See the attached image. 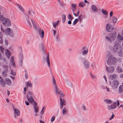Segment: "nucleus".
Listing matches in <instances>:
<instances>
[{
  "instance_id": "obj_1",
  "label": "nucleus",
  "mask_w": 123,
  "mask_h": 123,
  "mask_svg": "<svg viewBox=\"0 0 123 123\" xmlns=\"http://www.w3.org/2000/svg\"><path fill=\"white\" fill-rule=\"evenodd\" d=\"M0 20L2 22V24L5 27H8L11 26V24L9 19L0 15Z\"/></svg>"
},
{
  "instance_id": "obj_2",
  "label": "nucleus",
  "mask_w": 123,
  "mask_h": 123,
  "mask_svg": "<svg viewBox=\"0 0 123 123\" xmlns=\"http://www.w3.org/2000/svg\"><path fill=\"white\" fill-rule=\"evenodd\" d=\"M1 30L2 32L5 33L6 34H8L10 37H14V35L13 31L10 28H6L5 30L2 27V25H1Z\"/></svg>"
},
{
  "instance_id": "obj_3",
  "label": "nucleus",
  "mask_w": 123,
  "mask_h": 123,
  "mask_svg": "<svg viewBox=\"0 0 123 123\" xmlns=\"http://www.w3.org/2000/svg\"><path fill=\"white\" fill-rule=\"evenodd\" d=\"M52 78L53 85L55 88L56 93L57 94H60V96L61 97H64V95L62 92L61 91L60 88L57 86L56 81L54 77L53 76Z\"/></svg>"
},
{
  "instance_id": "obj_4",
  "label": "nucleus",
  "mask_w": 123,
  "mask_h": 123,
  "mask_svg": "<svg viewBox=\"0 0 123 123\" xmlns=\"http://www.w3.org/2000/svg\"><path fill=\"white\" fill-rule=\"evenodd\" d=\"M117 61V59L111 55L109 56L107 62L108 65H111L115 64Z\"/></svg>"
},
{
  "instance_id": "obj_5",
  "label": "nucleus",
  "mask_w": 123,
  "mask_h": 123,
  "mask_svg": "<svg viewBox=\"0 0 123 123\" xmlns=\"http://www.w3.org/2000/svg\"><path fill=\"white\" fill-rule=\"evenodd\" d=\"M120 48V45L118 43H115L112 48H110V49L115 52H117L119 51Z\"/></svg>"
},
{
  "instance_id": "obj_6",
  "label": "nucleus",
  "mask_w": 123,
  "mask_h": 123,
  "mask_svg": "<svg viewBox=\"0 0 123 123\" xmlns=\"http://www.w3.org/2000/svg\"><path fill=\"white\" fill-rule=\"evenodd\" d=\"M32 93L31 92H29L26 97L27 100L31 103H33L34 101L32 97Z\"/></svg>"
},
{
  "instance_id": "obj_7",
  "label": "nucleus",
  "mask_w": 123,
  "mask_h": 123,
  "mask_svg": "<svg viewBox=\"0 0 123 123\" xmlns=\"http://www.w3.org/2000/svg\"><path fill=\"white\" fill-rule=\"evenodd\" d=\"M119 85V83L118 81L116 80H113V81L111 84V85L113 89L117 88Z\"/></svg>"
},
{
  "instance_id": "obj_8",
  "label": "nucleus",
  "mask_w": 123,
  "mask_h": 123,
  "mask_svg": "<svg viewBox=\"0 0 123 123\" xmlns=\"http://www.w3.org/2000/svg\"><path fill=\"white\" fill-rule=\"evenodd\" d=\"M85 68L86 69H88L90 66V62L87 59H85L83 62Z\"/></svg>"
},
{
  "instance_id": "obj_9",
  "label": "nucleus",
  "mask_w": 123,
  "mask_h": 123,
  "mask_svg": "<svg viewBox=\"0 0 123 123\" xmlns=\"http://www.w3.org/2000/svg\"><path fill=\"white\" fill-rule=\"evenodd\" d=\"M113 27L111 25L108 24L106 25V30L108 32H111L113 30Z\"/></svg>"
},
{
  "instance_id": "obj_10",
  "label": "nucleus",
  "mask_w": 123,
  "mask_h": 123,
  "mask_svg": "<svg viewBox=\"0 0 123 123\" xmlns=\"http://www.w3.org/2000/svg\"><path fill=\"white\" fill-rule=\"evenodd\" d=\"M117 106V104L116 102H115L111 105H108V109L110 110H113L116 108Z\"/></svg>"
},
{
  "instance_id": "obj_11",
  "label": "nucleus",
  "mask_w": 123,
  "mask_h": 123,
  "mask_svg": "<svg viewBox=\"0 0 123 123\" xmlns=\"http://www.w3.org/2000/svg\"><path fill=\"white\" fill-rule=\"evenodd\" d=\"M60 105L61 108H62L63 105H66V101L64 99H62L61 98H60Z\"/></svg>"
},
{
  "instance_id": "obj_12",
  "label": "nucleus",
  "mask_w": 123,
  "mask_h": 123,
  "mask_svg": "<svg viewBox=\"0 0 123 123\" xmlns=\"http://www.w3.org/2000/svg\"><path fill=\"white\" fill-rule=\"evenodd\" d=\"M106 69L108 72L110 73H112L114 70V67L113 66H111L109 67L106 66Z\"/></svg>"
},
{
  "instance_id": "obj_13",
  "label": "nucleus",
  "mask_w": 123,
  "mask_h": 123,
  "mask_svg": "<svg viewBox=\"0 0 123 123\" xmlns=\"http://www.w3.org/2000/svg\"><path fill=\"white\" fill-rule=\"evenodd\" d=\"M109 36L111 38V41L114 40L116 39V33H110Z\"/></svg>"
},
{
  "instance_id": "obj_14",
  "label": "nucleus",
  "mask_w": 123,
  "mask_h": 123,
  "mask_svg": "<svg viewBox=\"0 0 123 123\" xmlns=\"http://www.w3.org/2000/svg\"><path fill=\"white\" fill-rule=\"evenodd\" d=\"M38 31L41 38H43L44 37V32L43 30H42L40 28H38Z\"/></svg>"
},
{
  "instance_id": "obj_15",
  "label": "nucleus",
  "mask_w": 123,
  "mask_h": 123,
  "mask_svg": "<svg viewBox=\"0 0 123 123\" xmlns=\"http://www.w3.org/2000/svg\"><path fill=\"white\" fill-rule=\"evenodd\" d=\"M117 40L119 42H121L123 40V37L121 34L118 33L117 37Z\"/></svg>"
},
{
  "instance_id": "obj_16",
  "label": "nucleus",
  "mask_w": 123,
  "mask_h": 123,
  "mask_svg": "<svg viewBox=\"0 0 123 123\" xmlns=\"http://www.w3.org/2000/svg\"><path fill=\"white\" fill-rule=\"evenodd\" d=\"M0 83L1 85L3 87H4L6 85L3 78L0 76Z\"/></svg>"
},
{
  "instance_id": "obj_17",
  "label": "nucleus",
  "mask_w": 123,
  "mask_h": 123,
  "mask_svg": "<svg viewBox=\"0 0 123 123\" xmlns=\"http://www.w3.org/2000/svg\"><path fill=\"white\" fill-rule=\"evenodd\" d=\"M14 111V113L15 115H16L17 116H19L20 115V111L17 109H16L13 107Z\"/></svg>"
},
{
  "instance_id": "obj_18",
  "label": "nucleus",
  "mask_w": 123,
  "mask_h": 123,
  "mask_svg": "<svg viewBox=\"0 0 123 123\" xmlns=\"http://www.w3.org/2000/svg\"><path fill=\"white\" fill-rule=\"evenodd\" d=\"M5 55L8 58H9L11 55V53L7 49L5 50Z\"/></svg>"
},
{
  "instance_id": "obj_19",
  "label": "nucleus",
  "mask_w": 123,
  "mask_h": 123,
  "mask_svg": "<svg viewBox=\"0 0 123 123\" xmlns=\"http://www.w3.org/2000/svg\"><path fill=\"white\" fill-rule=\"evenodd\" d=\"M5 81L6 84L8 85H9L12 84V82L9 78H6L5 80Z\"/></svg>"
},
{
  "instance_id": "obj_20",
  "label": "nucleus",
  "mask_w": 123,
  "mask_h": 123,
  "mask_svg": "<svg viewBox=\"0 0 123 123\" xmlns=\"http://www.w3.org/2000/svg\"><path fill=\"white\" fill-rule=\"evenodd\" d=\"M117 77L116 74H113L110 75L109 76V78L111 80H113L116 79Z\"/></svg>"
},
{
  "instance_id": "obj_21",
  "label": "nucleus",
  "mask_w": 123,
  "mask_h": 123,
  "mask_svg": "<svg viewBox=\"0 0 123 123\" xmlns=\"http://www.w3.org/2000/svg\"><path fill=\"white\" fill-rule=\"evenodd\" d=\"M117 72L118 73H120L123 72V69L120 66H117L116 68Z\"/></svg>"
},
{
  "instance_id": "obj_22",
  "label": "nucleus",
  "mask_w": 123,
  "mask_h": 123,
  "mask_svg": "<svg viewBox=\"0 0 123 123\" xmlns=\"http://www.w3.org/2000/svg\"><path fill=\"white\" fill-rule=\"evenodd\" d=\"M72 6V9L73 12H74L75 11L76 9V4H71Z\"/></svg>"
},
{
  "instance_id": "obj_23",
  "label": "nucleus",
  "mask_w": 123,
  "mask_h": 123,
  "mask_svg": "<svg viewBox=\"0 0 123 123\" xmlns=\"http://www.w3.org/2000/svg\"><path fill=\"white\" fill-rule=\"evenodd\" d=\"M11 60L10 63L11 65L12 66H15V63L14 62V57L13 56L11 57Z\"/></svg>"
},
{
  "instance_id": "obj_24",
  "label": "nucleus",
  "mask_w": 123,
  "mask_h": 123,
  "mask_svg": "<svg viewBox=\"0 0 123 123\" xmlns=\"http://www.w3.org/2000/svg\"><path fill=\"white\" fill-rule=\"evenodd\" d=\"M117 18L113 16L112 18V21L113 23L114 24H116V23L117 22Z\"/></svg>"
},
{
  "instance_id": "obj_25",
  "label": "nucleus",
  "mask_w": 123,
  "mask_h": 123,
  "mask_svg": "<svg viewBox=\"0 0 123 123\" xmlns=\"http://www.w3.org/2000/svg\"><path fill=\"white\" fill-rule=\"evenodd\" d=\"M26 86L27 87H31L32 86V84L31 82L30 81H28L27 82Z\"/></svg>"
},
{
  "instance_id": "obj_26",
  "label": "nucleus",
  "mask_w": 123,
  "mask_h": 123,
  "mask_svg": "<svg viewBox=\"0 0 123 123\" xmlns=\"http://www.w3.org/2000/svg\"><path fill=\"white\" fill-rule=\"evenodd\" d=\"M59 22V20H57L55 22H54L53 23V27L55 28L56 26H57Z\"/></svg>"
},
{
  "instance_id": "obj_27",
  "label": "nucleus",
  "mask_w": 123,
  "mask_h": 123,
  "mask_svg": "<svg viewBox=\"0 0 123 123\" xmlns=\"http://www.w3.org/2000/svg\"><path fill=\"white\" fill-rule=\"evenodd\" d=\"M91 8L92 11L93 12H96L98 11V9L94 5H93L92 6Z\"/></svg>"
},
{
  "instance_id": "obj_28",
  "label": "nucleus",
  "mask_w": 123,
  "mask_h": 123,
  "mask_svg": "<svg viewBox=\"0 0 123 123\" xmlns=\"http://www.w3.org/2000/svg\"><path fill=\"white\" fill-rule=\"evenodd\" d=\"M37 104L35 103L34 106V108L35 110V112L36 113H37L38 111V107L36 106Z\"/></svg>"
},
{
  "instance_id": "obj_29",
  "label": "nucleus",
  "mask_w": 123,
  "mask_h": 123,
  "mask_svg": "<svg viewBox=\"0 0 123 123\" xmlns=\"http://www.w3.org/2000/svg\"><path fill=\"white\" fill-rule=\"evenodd\" d=\"M104 102L105 103L108 104H110L112 103V101L108 99H106L104 100Z\"/></svg>"
},
{
  "instance_id": "obj_30",
  "label": "nucleus",
  "mask_w": 123,
  "mask_h": 123,
  "mask_svg": "<svg viewBox=\"0 0 123 123\" xmlns=\"http://www.w3.org/2000/svg\"><path fill=\"white\" fill-rule=\"evenodd\" d=\"M46 58L48 65V66L49 67H50V62L49 55H48L47 56Z\"/></svg>"
},
{
  "instance_id": "obj_31",
  "label": "nucleus",
  "mask_w": 123,
  "mask_h": 123,
  "mask_svg": "<svg viewBox=\"0 0 123 123\" xmlns=\"http://www.w3.org/2000/svg\"><path fill=\"white\" fill-rule=\"evenodd\" d=\"M119 92H122L123 91V86L121 85L119 86L118 88Z\"/></svg>"
},
{
  "instance_id": "obj_32",
  "label": "nucleus",
  "mask_w": 123,
  "mask_h": 123,
  "mask_svg": "<svg viewBox=\"0 0 123 123\" xmlns=\"http://www.w3.org/2000/svg\"><path fill=\"white\" fill-rule=\"evenodd\" d=\"M31 22L32 24V25L34 27V29L36 30H37V26L34 21L32 19H31Z\"/></svg>"
},
{
  "instance_id": "obj_33",
  "label": "nucleus",
  "mask_w": 123,
  "mask_h": 123,
  "mask_svg": "<svg viewBox=\"0 0 123 123\" xmlns=\"http://www.w3.org/2000/svg\"><path fill=\"white\" fill-rule=\"evenodd\" d=\"M88 49L85 50H83L82 52V54L83 55H85L88 53Z\"/></svg>"
},
{
  "instance_id": "obj_34",
  "label": "nucleus",
  "mask_w": 123,
  "mask_h": 123,
  "mask_svg": "<svg viewBox=\"0 0 123 123\" xmlns=\"http://www.w3.org/2000/svg\"><path fill=\"white\" fill-rule=\"evenodd\" d=\"M85 5V4L83 2H80L79 4V6L81 7H83Z\"/></svg>"
},
{
  "instance_id": "obj_35",
  "label": "nucleus",
  "mask_w": 123,
  "mask_h": 123,
  "mask_svg": "<svg viewBox=\"0 0 123 123\" xmlns=\"http://www.w3.org/2000/svg\"><path fill=\"white\" fill-rule=\"evenodd\" d=\"M101 88L103 89H105L106 87V86H105V84L104 83H102L100 85Z\"/></svg>"
},
{
  "instance_id": "obj_36",
  "label": "nucleus",
  "mask_w": 123,
  "mask_h": 123,
  "mask_svg": "<svg viewBox=\"0 0 123 123\" xmlns=\"http://www.w3.org/2000/svg\"><path fill=\"white\" fill-rule=\"evenodd\" d=\"M62 21L64 23L65 20L66 19V15L65 14H63L62 15Z\"/></svg>"
},
{
  "instance_id": "obj_37",
  "label": "nucleus",
  "mask_w": 123,
  "mask_h": 123,
  "mask_svg": "<svg viewBox=\"0 0 123 123\" xmlns=\"http://www.w3.org/2000/svg\"><path fill=\"white\" fill-rule=\"evenodd\" d=\"M16 5L21 11H24V9H23V7L21 6L18 4H16Z\"/></svg>"
},
{
  "instance_id": "obj_38",
  "label": "nucleus",
  "mask_w": 123,
  "mask_h": 123,
  "mask_svg": "<svg viewBox=\"0 0 123 123\" xmlns=\"http://www.w3.org/2000/svg\"><path fill=\"white\" fill-rule=\"evenodd\" d=\"M28 13L29 15H31L32 16L34 14V12L32 11H29Z\"/></svg>"
},
{
  "instance_id": "obj_39",
  "label": "nucleus",
  "mask_w": 123,
  "mask_h": 123,
  "mask_svg": "<svg viewBox=\"0 0 123 123\" xmlns=\"http://www.w3.org/2000/svg\"><path fill=\"white\" fill-rule=\"evenodd\" d=\"M4 48L2 46H0V50L1 53H3L4 52Z\"/></svg>"
},
{
  "instance_id": "obj_40",
  "label": "nucleus",
  "mask_w": 123,
  "mask_h": 123,
  "mask_svg": "<svg viewBox=\"0 0 123 123\" xmlns=\"http://www.w3.org/2000/svg\"><path fill=\"white\" fill-rule=\"evenodd\" d=\"M45 109L44 106L42 108V110L40 112V114L43 115L44 113V112Z\"/></svg>"
},
{
  "instance_id": "obj_41",
  "label": "nucleus",
  "mask_w": 123,
  "mask_h": 123,
  "mask_svg": "<svg viewBox=\"0 0 123 123\" xmlns=\"http://www.w3.org/2000/svg\"><path fill=\"white\" fill-rule=\"evenodd\" d=\"M106 39L110 42H111V41L109 36H106L105 37Z\"/></svg>"
},
{
  "instance_id": "obj_42",
  "label": "nucleus",
  "mask_w": 123,
  "mask_h": 123,
  "mask_svg": "<svg viewBox=\"0 0 123 123\" xmlns=\"http://www.w3.org/2000/svg\"><path fill=\"white\" fill-rule=\"evenodd\" d=\"M27 23H28V24L29 25V27H30L31 28L32 25H31V23L30 22V21L29 20L27 19Z\"/></svg>"
},
{
  "instance_id": "obj_43",
  "label": "nucleus",
  "mask_w": 123,
  "mask_h": 123,
  "mask_svg": "<svg viewBox=\"0 0 123 123\" xmlns=\"http://www.w3.org/2000/svg\"><path fill=\"white\" fill-rule=\"evenodd\" d=\"M67 112V111L65 108H64L62 110V113L63 114H64Z\"/></svg>"
},
{
  "instance_id": "obj_44",
  "label": "nucleus",
  "mask_w": 123,
  "mask_h": 123,
  "mask_svg": "<svg viewBox=\"0 0 123 123\" xmlns=\"http://www.w3.org/2000/svg\"><path fill=\"white\" fill-rule=\"evenodd\" d=\"M2 75L4 77H6L7 76V74L6 73L5 71H3L2 73Z\"/></svg>"
},
{
  "instance_id": "obj_45",
  "label": "nucleus",
  "mask_w": 123,
  "mask_h": 123,
  "mask_svg": "<svg viewBox=\"0 0 123 123\" xmlns=\"http://www.w3.org/2000/svg\"><path fill=\"white\" fill-rule=\"evenodd\" d=\"M119 56L120 57H122L123 56V52L121 51H120L118 53Z\"/></svg>"
},
{
  "instance_id": "obj_46",
  "label": "nucleus",
  "mask_w": 123,
  "mask_h": 123,
  "mask_svg": "<svg viewBox=\"0 0 123 123\" xmlns=\"http://www.w3.org/2000/svg\"><path fill=\"white\" fill-rule=\"evenodd\" d=\"M90 76L93 79H95L96 77V76L95 75L92 74L91 73H90Z\"/></svg>"
},
{
  "instance_id": "obj_47",
  "label": "nucleus",
  "mask_w": 123,
  "mask_h": 123,
  "mask_svg": "<svg viewBox=\"0 0 123 123\" xmlns=\"http://www.w3.org/2000/svg\"><path fill=\"white\" fill-rule=\"evenodd\" d=\"M78 19L76 18L75 19V20L74 21V22L73 23V25H75L76 23L78 22Z\"/></svg>"
},
{
  "instance_id": "obj_48",
  "label": "nucleus",
  "mask_w": 123,
  "mask_h": 123,
  "mask_svg": "<svg viewBox=\"0 0 123 123\" xmlns=\"http://www.w3.org/2000/svg\"><path fill=\"white\" fill-rule=\"evenodd\" d=\"M68 18L69 19H70L71 20H72L74 18L71 15L69 14L68 16Z\"/></svg>"
},
{
  "instance_id": "obj_49",
  "label": "nucleus",
  "mask_w": 123,
  "mask_h": 123,
  "mask_svg": "<svg viewBox=\"0 0 123 123\" xmlns=\"http://www.w3.org/2000/svg\"><path fill=\"white\" fill-rule=\"evenodd\" d=\"M102 12L105 15H107L108 14L107 12L106 11L102 9Z\"/></svg>"
},
{
  "instance_id": "obj_50",
  "label": "nucleus",
  "mask_w": 123,
  "mask_h": 123,
  "mask_svg": "<svg viewBox=\"0 0 123 123\" xmlns=\"http://www.w3.org/2000/svg\"><path fill=\"white\" fill-rule=\"evenodd\" d=\"M3 67L5 68L6 70H7L8 68V66H7L4 65L3 66Z\"/></svg>"
},
{
  "instance_id": "obj_51",
  "label": "nucleus",
  "mask_w": 123,
  "mask_h": 123,
  "mask_svg": "<svg viewBox=\"0 0 123 123\" xmlns=\"http://www.w3.org/2000/svg\"><path fill=\"white\" fill-rule=\"evenodd\" d=\"M66 83L68 86L71 85V83L70 82L68 81L67 80L66 81Z\"/></svg>"
},
{
  "instance_id": "obj_52",
  "label": "nucleus",
  "mask_w": 123,
  "mask_h": 123,
  "mask_svg": "<svg viewBox=\"0 0 123 123\" xmlns=\"http://www.w3.org/2000/svg\"><path fill=\"white\" fill-rule=\"evenodd\" d=\"M55 119V117L54 116H53L50 119V121L52 122H53Z\"/></svg>"
},
{
  "instance_id": "obj_53",
  "label": "nucleus",
  "mask_w": 123,
  "mask_h": 123,
  "mask_svg": "<svg viewBox=\"0 0 123 123\" xmlns=\"http://www.w3.org/2000/svg\"><path fill=\"white\" fill-rule=\"evenodd\" d=\"M10 74L14 76H15L16 75L15 73L13 72V70L12 69L11 70Z\"/></svg>"
},
{
  "instance_id": "obj_54",
  "label": "nucleus",
  "mask_w": 123,
  "mask_h": 123,
  "mask_svg": "<svg viewBox=\"0 0 123 123\" xmlns=\"http://www.w3.org/2000/svg\"><path fill=\"white\" fill-rule=\"evenodd\" d=\"M25 76L26 78L27 79L28 78V75L27 72L25 71Z\"/></svg>"
},
{
  "instance_id": "obj_55",
  "label": "nucleus",
  "mask_w": 123,
  "mask_h": 123,
  "mask_svg": "<svg viewBox=\"0 0 123 123\" xmlns=\"http://www.w3.org/2000/svg\"><path fill=\"white\" fill-rule=\"evenodd\" d=\"M74 12H73V14H74V16H78V15L79 14V11H78V12L76 14Z\"/></svg>"
},
{
  "instance_id": "obj_56",
  "label": "nucleus",
  "mask_w": 123,
  "mask_h": 123,
  "mask_svg": "<svg viewBox=\"0 0 123 123\" xmlns=\"http://www.w3.org/2000/svg\"><path fill=\"white\" fill-rule=\"evenodd\" d=\"M114 115L113 114H112L109 119L110 120H111L112 119L114 118Z\"/></svg>"
},
{
  "instance_id": "obj_57",
  "label": "nucleus",
  "mask_w": 123,
  "mask_h": 123,
  "mask_svg": "<svg viewBox=\"0 0 123 123\" xmlns=\"http://www.w3.org/2000/svg\"><path fill=\"white\" fill-rule=\"evenodd\" d=\"M82 49L83 50H85L88 49L86 46H84L82 48Z\"/></svg>"
},
{
  "instance_id": "obj_58",
  "label": "nucleus",
  "mask_w": 123,
  "mask_h": 123,
  "mask_svg": "<svg viewBox=\"0 0 123 123\" xmlns=\"http://www.w3.org/2000/svg\"><path fill=\"white\" fill-rule=\"evenodd\" d=\"M113 12L111 11L110 13V17H111L113 15Z\"/></svg>"
},
{
  "instance_id": "obj_59",
  "label": "nucleus",
  "mask_w": 123,
  "mask_h": 123,
  "mask_svg": "<svg viewBox=\"0 0 123 123\" xmlns=\"http://www.w3.org/2000/svg\"><path fill=\"white\" fill-rule=\"evenodd\" d=\"M3 36V34L2 32H0V38H1Z\"/></svg>"
},
{
  "instance_id": "obj_60",
  "label": "nucleus",
  "mask_w": 123,
  "mask_h": 123,
  "mask_svg": "<svg viewBox=\"0 0 123 123\" xmlns=\"http://www.w3.org/2000/svg\"><path fill=\"white\" fill-rule=\"evenodd\" d=\"M103 77H104V78L105 80L106 81V82H107V79L106 77V76L105 75H104V76Z\"/></svg>"
},
{
  "instance_id": "obj_61",
  "label": "nucleus",
  "mask_w": 123,
  "mask_h": 123,
  "mask_svg": "<svg viewBox=\"0 0 123 123\" xmlns=\"http://www.w3.org/2000/svg\"><path fill=\"white\" fill-rule=\"evenodd\" d=\"M25 103L26 105H29V102L27 101H25Z\"/></svg>"
},
{
  "instance_id": "obj_62",
  "label": "nucleus",
  "mask_w": 123,
  "mask_h": 123,
  "mask_svg": "<svg viewBox=\"0 0 123 123\" xmlns=\"http://www.w3.org/2000/svg\"><path fill=\"white\" fill-rule=\"evenodd\" d=\"M5 44L6 45H7L8 44V42L6 40H5Z\"/></svg>"
},
{
  "instance_id": "obj_63",
  "label": "nucleus",
  "mask_w": 123,
  "mask_h": 123,
  "mask_svg": "<svg viewBox=\"0 0 123 123\" xmlns=\"http://www.w3.org/2000/svg\"><path fill=\"white\" fill-rule=\"evenodd\" d=\"M53 34L54 36H55V34L56 33V31L55 30H53Z\"/></svg>"
},
{
  "instance_id": "obj_64",
  "label": "nucleus",
  "mask_w": 123,
  "mask_h": 123,
  "mask_svg": "<svg viewBox=\"0 0 123 123\" xmlns=\"http://www.w3.org/2000/svg\"><path fill=\"white\" fill-rule=\"evenodd\" d=\"M106 88L107 90V91L108 92H109L110 91V89L107 87L106 86Z\"/></svg>"
}]
</instances>
